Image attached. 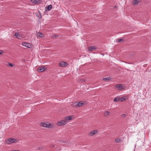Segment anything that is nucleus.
Returning <instances> with one entry per match:
<instances>
[{"label":"nucleus","instance_id":"nucleus-20","mask_svg":"<svg viewBox=\"0 0 151 151\" xmlns=\"http://www.w3.org/2000/svg\"><path fill=\"white\" fill-rule=\"evenodd\" d=\"M111 79V78L110 77H107L104 78L103 79V80L104 81H109Z\"/></svg>","mask_w":151,"mask_h":151},{"label":"nucleus","instance_id":"nucleus-14","mask_svg":"<svg viewBox=\"0 0 151 151\" xmlns=\"http://www.w3.org/2000/svg\"><path fill=\"white\" fill-rule=\"evenodd\" d=\"M97 131L96 130H94L91 132H90V134L91 136H93L95 134L97 133Z\"/></svg>","mask_w":151,"mask_h":151},{"label":"nucleus","instance_id":"nucleus-23","mask_svg":"<svg viewBox=\"0 0 151 151\" xmlns=\"http://www.w3.org/2000/svg\"><path fill=\"white\" fill-rule=\"evenodd\" d=\"M126 116V115L124 114H123L121 115V117L122 118H124Z\"/></svg>","mask_w":151,"mask_h":151},{"label":"nucleus","instance_id":"nucleus-26","mask_svg":"<svg viewBox=\"0 0 151 151\" xmlns=\"http://www.w3.org/2000/svg\"><path fill=\"white\" fill-rule=\"evenodd\" d=\"M81 80L83 82H84L85 81V80L84 79H82Z\"/></svg>","mask_w":151,"mask_h":151},{"label":"nucleus","instance_id":"nucleus-27","mask_svg":"<svg viewBox=\"0 0 151 151\" xmlns=\"http://www.w3.org/2000/svg\"><path fill=\"white\" fill-rule=\"evenodd\" d=\"M11 151H16V150H12Z\"/></svg>","mask_w":151,"mask_h":151},{"label":"nucleus","instance_id":"nucleus-9","mask_svg":"<svg viewBox=\"0 0 151 151\" xmlns=\"http://www.w3.org/2000/svg\"><path fill=\"white\" fill-rule=\"evenodd\" d=\"M14 35L15 36L16 38L20 37H22V34L21 33L19 32L15 33Z\"/></svg>","mask_w":151,"mask_h":151},{"label":"nucleus","instance_id":"nucleus-21","mask_svg":"<svg viewBox=\"0 0 151 151\" xmlns=\"http://www.w3.org/2000/svg\"><path fill=\"white\" fill-rule=\"evenodd\" d=\"M52 7V6L51 5H48L47 6V8L48 10H50L51 9Z\"/></svg>","mask_w":151,"mask_h":151},{"label":"nucleus","instance_id":"nucleus-16","mask_svg":"<svg viewBox=\"0 0 151 151\" xmlns=\"http://www.w3.org/2000/svg\"><path fill=\"white\" fill-rule=\"evenodd\" d=\"M114 101L115 102H117L118 101H120V98L118 97H116L114 99Z\"/></svg>","mask_w":151,"mask_h":151},{"label":"nucleus","instance_id":"nucleus-17","mask_svg":"<svg viewBox=\"0 0 151 151\" xmlns=\"http://www.w3.org/2000/svg\"><path fill=\"white\" fill-rule=\"evenodd\" d=\"M124 40L123 38H117L116 39V42H121L124 41Z\"/></svg>","mask_w":151,"mask_h":151},{"label":"nucleus","instance_id":"nucleus-10","mask_svg":"<svg viewBox=\"0 0 151 151\" xmlns=\"http://www.w3.org/2000/svg\"><path fill=\"white\" fill-rule=\"evenodd\" d=\"M97 49V47L95 46H91L88 48V50L89 51H92L96 50Z\"/></svg>","mask_w":151,"mask_h":151},{"label":"nucleus","instance_id":"nucleus-8","mask_svg":"<svg viewBox=\"0 0 151 151\" xmlns=\"http://www.w3.org/2000/svg\"><path fill=\"white\" fill-rule=\"evenodd\" d=\"M22 45L28 48H30L31 47V44L26 42H22Z\"/></svg>","mask_w":151,"mask_h":151},{"label":"nucleus","instance_id":"nucleus-24","mask_svg":"<svg viewBox=\"0 0 151 151\" xmlns=\"http://www.w3.org/2000/svg\"><path fill=\"white\" fill-rule=\"evenodd\" d=\"M59 37V36H58V35H54V36L53 37V38H54V37L55 38H56V37Z\"/></svg>","mask_w":151,"mask_h":151},{"label":"nucleus","instance_id":"nucleus-19","mask_svg":"<svg viewBox=\"0 0 151 151\" xmlns=\"http://www.w3.org/2000/svg\"><path fill=\"white\" fill-rule=\"evenodd\" d=\"M8 65H7L8 66H9L11 67H14L15 65L14 64H12L11 63H8Z\"/></svg>","mask_w":151,"mask_h":151},{"label":"nucleus","instance_id":"nucleus-11","mask_svg":"<svg viewBox=\"0 0 151 151\" xmlns=\"http://www.w3.org/2000/svg\"><path fill=\"white\" fill-rule=\"evenodd\" d=\"M44 35L40 32H39L37 34V37H40V38H42L44 37Z\"/></svg>","mask_w":151,"mask_h":151},{"label":"nucleus","instance_id":"nucleus-12","mask_svg":"<svg viewBox=\"0 0 151 151\" xmlns=\"http://www.w3.org/2000/svg\"><path fill=\"white\" fill-rule=\"evenodd\" d=\"M45 69L43 67H40L38 68L37 70L39 72H41L44 71Z\"/></svg>","mask_w":151,"mask_h":151},{"label":"nucleus","instance_id":"nucleus-13","mask_svg":"<svg viewBox=\"0 0 151 151\" xmlns=\"http://www.w3.org/2000/svg\"><path fill=\"white\" fill-rule=\"evenodd\" d=\"M31 2L33 3L37 4H39L40 3V1L39 0H31Z\"/></svg>","mask_w":151,"mask_h":151},{"label":"nucleus","instance_id":"nucleus-4","mask_svg":"<svg viewBox=\"0 0 151 151\" xmlns=\"http://www.w3.org/2000/svg\"><path fill=\"white\" fill-rule=\"evenodd\" d=\"M86 102L81 101L80 102H75L74 104H75V106L76 107H80L83 106L85 104Z\"/></svg>","mask_w":151,"mask_h":151},{"label":"nucleus","instance_id":"nucleus-3","mask_svg":"<svg viewBox=\"0 0 151 151\" xmlns=\"http://www.w3.org/2000/svg\"><path fill=\"white\" fill-rule=\"evenodd\" d=\"M40 126L42 127H47L49 128H52L53 125L52 124H51L47 122L46 123L45 122H42L40 124Z\"/></svg>","mask_w":151,"mask_h":151},{"label":"nucleus","instance_id":"nucleus-1","mask_svg":"<svg viewBox=\"0 0 151 151\" xmlns=\"http://www.w3.org/2000/svg\"><path fill=\"white\" fill-rule=\"evenodd\" d=\"M72 116H69L64 118V119L59 121L57 124L58 126H64L68 123V121L72 119Z\"/></svg>","mask_w":151,"mask_h":151},{"label":"nucleus","instance_id":"nucleus-6","mask_svg":"<svg viewBox=\"0 0 151 151\" xmlns=\"http://www.w3.org/2000/svg\"><path fill=\"white\" fill-rule=\"evenodd\" d=\"M68 64L66 62L62 61L59 63V65L61 67H65L68 65Z\"/></svg>","mask_w":151,"mask_h":151},{"label":"nucleus","instance_id":"nucleus-25","mask_svg":"<svg viewBox=\"0 0 151 151\" xmlns=\"http://www.w3.org/2000/svg\"><path fill=\"white\" fill-rule=\"evenodd\" d=\"M4 52L2 51L1 50H0V55H2L3 53Z\"/></svg>","mask_w":151,"mask_h":151},{"label":"nucleus","instance_id":"nucleus-22","mask_svg":"<svg viewBox=\"0 0 151 151\" xmlns=\"http://www.w3.org/2000/svg\"><path fill=\"white\" fill-rule=\"evenodd\" d=\"M109 114V112L108 111H106L104 113V115L105 116L108 115Z\"/></svg>","mask_w":151,"mask_h":151},{"label":"nucleus","instance_id":"nucleus-18","mask_svg":"<svg viewBox=\"0 0 151 151\" xmlns=\"http://www.w3.org/2000/svg\"><path fill=\"white\" fill-rule=\"evenodd\" d=\"M115 141L117 143H119L121 142V140L120 138H117L115 139Z\"/></svg>","mask_w":151,"mask_h":151},{"label":"nucleus","instance_id":"nucleus-15","mask_svg":"<svg viewBox=\"0 0 151 151\" xmlns=\"http://www.w3.org/2000/svg\"><path fill=\"white\" fill-rule=\"evenodd\" d=\"M139 0H134L132 2V4L134 5H137L139 2Z\"/></svg>","mask_w":151,"mask_h":151},{"label":"nucleus","instance_id":"nucleus-7","mask_svg":"<svg viewBox=\"0 0 151 151\" xmlns=\"http://www.w3.org/2000/svg\"><path fill=\"white\" fill-rule=\"evenodd\" d=\"M129 97L128 95H126L120 98V101H126L128 99Z\"/></svg>","mask_w":151,"mask_h":151},{"label":"nucleus","instance_id":"nucleus-5","mask_svg":"<svg viewBox=\"0 0 151 151\" xmlns=\"http://www.w3.org/2000/svg\"><path fill=\"white\" fill-rule=\"evenodd\" d=\"M115 87L118 90H121L125 89V87L122 84H118L115 85Z\"/></svg>","mask_w":151,"mask_h":151},{"label":"nucleus","instance_id":"nucleus-28","mask_svg":"<svg viewBox=\"0 0 151 151\" xmlns=\"http://www.w3.org/2000/svg\"><path fill=\"white\" fill-rule=\"evenodd\" d=\"M16 151H19V150H16Z\"/></svg>","mask_w":151,"mask_h":151},{"label":"nucleus","instance_id":"nucleus-2","mask_svg":"<svg viewBox=\"0 0 151 151\" xmlns=\"http://www.w3.org/2000/svg\"><path fill=\"white\" fill-rule=\"evenodd\" d=\"M18 141L17 139L14 138H9L5 141V143L6 145H9L11 143L17 142Z\"/></svg>","mask_w":151,"mask_h":151}]
</instances>
